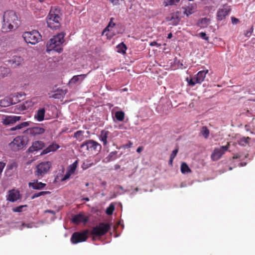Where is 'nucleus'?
<instances>
[{"label": "nucleus", "instance_id": "1", "mask_svg": "<svg viewBox=\"0 0 255 255\" xmlns=\"http://www.w3.org/2000/svg\"><path fill=\"white\" fill-rule=\"evenodd\" d=\"M20 24V20L13 10H7L4 12L1 30L7 32L14 28H16Z\"/></svg>", "mask_w": 255, "mask_h": 255}, {"label": "nucleus", "instance_id": "2", "mask_svg": "<svg viewBox=\"0 0 255 255\" xmlns=\"http://www.w3.org/2000/svg\"><path fill=\"white\" fill-rule=\"evenodd\" d=\"M60 8L58 6L52 7L46 17L47 26L52 30H56L61 26Z\"/></svg>", "mask_w": 255, "mask_h": 255}, {"label": "nucleus", "instance_id": "3", "mask_svg": "<svg viewBox=\"0 0 255 255\" xmlns=\"http://www.w3.org/2000/svg\"><path fill=\"white\" fill-rule=\"evenodd\" d=\"M65 33L61 32L53 36L47 43V51L50 52L53 50L58 53H61L63 51L62 45L65 41Z\"/></svg>", "mask_w": 255, "mask_h": 255}, {"label": "nucleus", "instance_id": "4", "mask_svg": "<svg viewBox=\"0 0 255 255\" xmlns=\"http://www.w3.org/2000/svg\"><path fill=\"white\" fill-rule=\"evenodd\" d=\"M22 37L27 43L32 45L36 44L41 40L40 34L36 30L24 32L22 34Z\"/></svg>", "mask_w": 255, "mask_h": 255}, {"label": "nucleus", "instance_id": "5", "mask_svg": "<svg viewBox=\"0 0 255 255\" xmlns=\"http://www.w3.org/2000/svg\"><path fill=\"white\" fill-rule=\"evenodd\" d=\"M208 73V70L200 71L194 77L190 79L187 78L186 81L189 85L193 87L196 84H201L204 80Z\"/></svg>", "mask_w": 255, "mask_h": 255}, {"label": "nucleus", "instance_id": "6", "mask_svg": "<svg viewBox=\"0 0 255 255\" xmlns=\"http://www.w3.org/2000/svg\"><path fill=\"white\" fill-rule=\"evenodd\" d=\"M26 142L23 136H18L9 144V147L13 151H18L23 148Z\"/></svg>", "mask_w": 255, "mask_h": 255}, {"label": "nucleus", "instance_id": "7", "mask_svg": "<svg viewBox=\"0 0 255 255\" xmlns=\"http://www.w3.org/2000/svg\"><path fill=\"white\" fill-rule=\"evenodd\" d=\"M110 228L108 223H101L99 225L94 227L91 231V234L97 237H100L106 234Z\"/></svg>", "mask_w": 255, "mask_h": 255}, {"label": "nucleus", "instance_id": "8", "mask_svg": "<svg viewBox=\"0 0 255 255\" xmlns=\"http://www.w3.org/2000/svg\"><path fill=\"white\" fill-rule=\"evenodd\" d=\"M88 231L85 230L83 232H76L74 233L71 237V242L73 244L85 242L88 238Z\"/></svg>", "mask_w": 255, "mask_h": 255}, {"label": "nucleus", "instance_id": "9", "mask_svg": "<svg viewBox=\"0 0 255 255\" xmlns=\"http://www.w3.org/2000/svg\"><path fill=\"white\" fill-rule=\"evenodd\" d=\"M51 167V163L50 161H44L40 163L36 166V175L43 176L46 174Z\"/></svg>", "mask_w": 255, "mask_h": 255}, {"label": "nucleus", "instance_id": "10", "mask_svg": "<svg viewBox=\"0 0 255 255\" xmlns=\"http://www.w3.org/2000/svg\"><path fill=\"white\" fill-rule=\"evenodd\" d=\"M229 146V145L228 144L226 145L221 146L219 148H215L211 155V159L213 161L219 160L225 152L228 150Z\"/></svg>", "mask_w": 255, "mask_h": 255}, {"label": "nucleus", "instance_id": "11", "mask_svg": "<svg viewBox=\"0 0 255 255\" xmlns=\"http://www.w3.org/2000/svg\"><path fill=\"white\" fill-rule=\"evenodd\" d=\"M81 148H86V149L89 150L90 149H94L100 150L102 146L100 144L93 140H88L83 142L81 145Z\"/></svg>", "mask_w": 255, "mask_h": 255}, {"label": "nucleus", "instance_id": "12", "mask_svg": "<svg viewBox=\"0 0 255 255\" xmlns=\"http://www.w3.org/2000/svg\"><path fill=\"white\" fill-rule=\"evenodd\" d=\"M71 221L74 224H79L80 223L85 224L88 221V218L85 215L83 212L73 216Z\"/></svg>", "mask_w": 255, "mask_h": 255}, {"label": "nucleus", "instance_id": "13", "mask_svg": "<svg viewBox=\"0 0 255 255\" xmlns=\"http://www.w3.org/2000/svg\"><path fill=\"white\" fill-rule=\"evenodd\" d=\"M45 130L43 128L36 126L27 128L24 132L33 136H36L43 134Z\"/></svg>", "mask_w": 255, "mask_h": 255}, {"label": "nucleus", "instance_id": "14", "mask_svg": "<svg viewBox=\"0 0 255 255\" xmlns=\"http://www.w3.org/2000/svg\"><path fill=\"white\" fill-rule=\"evenodd\" d=\"M230 8L227 5H224L221 8H220L217 13V19L222 20L230 12Z\"/></svg>", "mask_w": 255, "mask_h": 255}, {"label": "nucleus", "instance_id": "15", "mask_svg": "<svg viewBox=\"0 0 255 255\" xmlns=\"http://www.w3.org/2000/svg\"><path fill=\"white\" fill-rule=\"evenodd\" d=\"M20 198V195L17 190L12 189L8 191L7 200L11 202H14Z\"/></svg>", "mask_w": 255, "mask_h": 255}, {"label": "nucleus", "instance_id": "16", "mask_svg": "<svg viewBox=\"0 0 255 255\" xmlns=\"http://www.w3.org/2000/svg\"><path fill=\"white\" fill-rule=\"evenodd\" d=\"M44 146V143L42 141H35L29 147L28 150L29 152H33L42 149Z\"/></svg>", "mask_w": 255, "mask_h": 255}, {"label": "nucleus", "instance_id": "17", "mask_svg": "<svg viewBox=\"0 0 255 255\" xmlns=\"http://www.w3.org/2000/svg\"><path fill=\"white\" fill-rule=\"evenodd\" d=\"M23 59L20 56H13V57L8 61V63L13 68H16L21 65L23 62Z\"/></svg>", "mask_w": 255, "mask_h": 255}, {"label": "nucleus", "instance_id": "18", "mask_svg": "<svg viewBox=\"0 0 255 255\" xmlns=\"http://www.w3.org/2000/svg\"><path fill=\"white\" fill-rule=\"evenodd\" d=\"M21 117L16 116H6L3 121V124L5 125H8L11 124H14L17 121L20 120Z\"/></svg>", "mask_w": 255, "mask_h": 255}, {"label": "nucleus", "instance_id": "19", "mask_svg": "<svg viewBox=\"0 0 255 255\" xmlns=\"http://www.w3.org/2000/svg\"><path fill=\"white\" fill-rule=\"evenodd\" d=\"M29 187L32 188L35 190H40L45 187L46 184L42 183L41 182H38V180L34 181L33 182H29L28 183Z\"/></svg>", "mask_w": 255, "mask_h": 255}, {"label": "nucleus", "instance_id": "20", "mask_svg": "<svg viewBox=\"0 0 255 255\" xmlns=\"http://www.w3.org/2000/svg\"><path fill=\"white\" fill-rule=\"evenodd\" d=\"M60 147L59 145L55 143H52L47 147L43 150L42 154H46L50 152H53L57 150Z\"/></svg>", "mask_w": 255, "mask_h": 255}, {"label": "nucleus", "instance_id": "21", "mask_svg": "<svg viewBox=\"0 0 255 255\" xmlns=\"http://www.w3.org/2000/svg\"><path fill=\"white\" fill-rule=\"evenodd\" d=\"M87 76V74H81L74 76L69 81V84H75L78 82L82 81Z\"/></svg>", "mask_w": 255, "mask_h": 255}, {"label": "nucleus", "instance_id": "22", "mask_svg": "<svg viewBox=\"0 0 255 255\" xmlns=\"http://www.w3.org/2000/svg\"><path fill=\"white\" fill-rule=\"evenodd\" d=\"M45 110L44 108H40L38 110L34 115V118L39 122H41L44 120Z\"/></svg>", "mask_w": 255, "mask_h": 255}, {"label": "nucleus", "instance_id": "23", "mask_svg": "<svg viewBox=\"0 0 255 255\" xmlns=\"http://www.w3.org/2000/svg\"><path fill=\"white\" fill-rule=\"evenodd\" d=\"M109 133L110 132L109 131L105 130H103L101 132L100 139L103 142L104 145H106L108 143L107 138Z\"/></svg>", "mask_w": 255, "mask_h": 255}, {"label": "nucleus", "instance_id": "24", "mask_svg": "<svg viewBox=\"0 0 255 255\" xmlns=\"http://www.w3.org/2000/svg\"><path fill=\"white\" fill-rule=\"evenodd\" d=\"M210 23V19L207 17L202 18L197 23V25L201 28L206 27Z\"/></svg>", "mask_w": 255, "mask_h": 255}, {"label": "nucleus", "instance_id": "25", "mask_svg": "<svg viewBox=\"0 0 255 255\" xmlns=\"http://www.w3.org/2000/svg\"><path fill=\"white\" fill-rule=\"evenodd\" d=\"M117 52L124 54L126 52L127 47L124 42H121L116 46Z\"/></svg>", "mask_w": 255, "mask_h": 255}, {"label": "nucleus", "instance_id": "26", "mask_svg": "<svg viewBox=\"0 0 255 255\" xmlns=\"http://www.w3.org/2000/svg\"><path fill=\"white\" fill-rule=\"evenodd\" d=\"M118 151H114L111 152L109 155L105 158V160L106 162H111L117 159L118 157L117 155Z\"/></svg>", "mask_w": 255, "mask_h": 255}, {"label": "nucleus", "instance_id": "27", "mask_svg": "<svg viewBox=\"0 0 255 255\" xmlns=\"http://www.w3.org/2000/svg\"><path fill=\"white\" fill-rule=\"evenodd\" d=\"M125 114L122 111H118L115 113V118L119 122H122L124 120Z\"/></svg>", "mask_w": 255, "mask_h": 255}, {"label": "nucleus", "instance_id": "28", "mask_svg": "<svg viewBox=\"0 0 255 255\" xmlns=\"http://www.w3.org/2000/svg\"><path fill=\"white\" fill-rule=\"evenodd\" d=\"M29 125V122H22L19 124H18L17 125L11 128H10L11 131H14L18 129H21L23 128L26 127Z\"/></svg>", "mask_w": 255, "mask_h": 255}, {"label": "nucleus", "instance_id": "29", "mask_svg": "<svg viewBox=\"0 0 255 255\" xmlns=\"http://www.w3.org/2000/svg\"><path fill=\"white\" fill-rule=\"evenodd\" d=\"M65 93L63 90H58L56 93H54L51 97L55 99H61L63 98Z\"/></svg>", "mask_w": 255, "mask_h": 255}, {"label": "nucleus", "instance_id": "30", "mask_svg": "<svg viewBox=\"0 0 255 255\" xmlns=\"http://www.w3.org/2000/svg\"><path fill=\"white\" fill-rule=\"evenodd\" d=\"M84 133L83 130H78L74 133L73 137L80 141H82L84 139Z\"/></svg>", "mask_w": 255, "mask_h": 255}, {"label": "nucleus", "instance_id": "31", "mask_svg": "<svg viewBox=\"0 0 255 255\" xmlns=\"http://www.w3.org/2000/svg\"><path fill=\"white\" fill-rule=\"evenodd\" d=\"M167 20L170 21L172 25H177L179 24L180 19L177 15H173L170 18H168Z\"/></svg>", "mask_w": 255, "mask_h": 255}, {"label": "nucleus", "instance_id": "32", "mask_svg": "<svg viewBox=\"0 0 255 255\" xmlns=\"http://www.w3.org/2000/svg\"><path fill=\"white\" fill-rule=\"evenodd\" d=\"M9 68L4 67H0V77H4L7 76L9 73Z\"/></svg>", "mask_w": 255, "mask_h": 255}, {"label": "nucleus", "instance_id": "33", "mask_svg": "<svg viewBox=\"0 0 255 255\" xmlns=\"http://www.w3.org/2000/svg\"><path fill=\"white\" fill-rule=\"evenodd\" d=\"M181 171L183 174H187L190 172L191 170L187 163L183 162L181 165Z\"/></svg>", "mask_w": 255, "mask_h": 255}, {"label": "nucleus", "instance_id": "34", "mask_svg": "<svg viewBox=\"0 0 255 255\" xmlns=\"http://www.w3.org/2000/svg\"><path fill=\"white\" fill-rule=\"evenodd\" d=\"M200 133L205 138H207L209 137L210 131L206 127L203 126L201 128Z\"/></svg>", "mask_w": 255, "mask_h": 255}, {"label": "nucleus", "instance_id": "35", "mask_svg": "<svg viewBox=\"0 0 255 255\" xmlns=\"http://www.w3.org/2000/svg\"><path fill=\"white\" fill-rule=\"evenodd\" d=\"M78 165V161L76 160L72 164H71L67 169V171H69L72 174L74 173Z\"/></svg>", "mask_w": 255, "mask_h": 255}, {"label": "nucleus", "instance_id": "36", "mask_svg": "<svg viewBox=\"0 0 255 255\" xmlns=\"http://www.w3.org/2000/svg\"><path fill=\"white\" fill-rule=\"evenodd\" d=\"M249 139H250V138L248 137H243L240 138L238 141V144L241 146H246L248 143Z\"/></svg>", "mask_w": 255, "mask_h": 255}, {"label": "nucleus", "instance_id": "37", "mask_svg": "<svg viewBox=\"0 0 255 255\" xmlns=\"http://www.w3.org/2000/svg\"><path fill=\"white\" fill-rule=\"evenodd\" d=\"M49 193H50V192L49 191H40L39 192L33 194L32 196L31 197V199H34L39 196H43Z\"/></svg>", "mask_w": 255, "mask_h": 255}, {"label": "nucleus", "instance_id": "38", "mask_svg": "<svg viewBox=\"0 0 255 255\" xmlns=\"http://www.w3.org/2000/svg\"><path fill=\"white\" fill-rule=\"evenodd\" d=\"M115 209V206L113 204L111 203L110 206L107 208L106 213L108 215H111Z\"/></svg>", "mask_w": 255, "mask_h": 255}, {"label": "nucleus", "instance_id": "39", "mask_svg": "<svg viewBox=\"0 0 255 255\" xmlns=\"http://www.w3.org/2000/svg\"><path fill=\"white\" fill-rule=\"evenodd\" d=\"M26 207H27L26 205H20V206H17V207L12 208V210L14 212L20 213L22 211L23 208Z\"/></svg>", "mask_w": 255, "mask_h": 255}, {"label": "nucleus", "instance_id": "40", "mask_svg": "<svg viewBox=\"0 0 255 255\" xmlns=\"http://www.w3.org/2000/svg\"><path fill=\"white\" fill-rule=\"evenodd\" d=\"M193 9L192 6H187L185 8L184 13L188 16L189 15L192 14L193 13Z\"/></svg>", "mask_w": 255, "mask_h": 255}, {"label": "nucleus", "instance_id": "41", "mask_svg": "<svg viewBox=\"0 0 255 255\" xmlns=\"http://www.w3.org/2000/svg\"><path fill=\"white\" fill-rule=\"evenodd\" d=\"M93 164V163L90 161L85 162L82 164V168H83V169L86 170L88 168L90 167L91 166H92Z\"/></svg>", "mask_w": 255, "mask_h": 255}, {"label": "nucleus", "instance_id": "42", "mask_svg": "<svg viewBox=\"0 0 255 255\" xmlns=\"http://www.w3.org/2000/svg\"><path fill=\"white\" fill-rule=\"evenodd\" d=\"M199 36L200 38H201L202 39H204L206 41H208L209 38L208 36H207L205 32H201L199 33Z\"/></svg>", "mask_w": 255, "mask_h": 255}, {"label": "nucleus", "instance_id": "43", "mask_svg": "<svg viewBox=\"0 0 255 255\" xmlns=\"http://www.w3.org/2000/svg\"><path fill=\"white\" fill-rule=\"evenodd\" d=\"M71 175H72V174L70 173L69 171H68L67 170L65 174L64 175V176L62 178L61 180L65 181V180H67L68 179H69L70 178V177L71 176Z\"/></svg>", "mask_w": 255, "mask_h": 255}, {"label": "nucleus", "instance_id": "44", "mask_svg": "<svg viewBox=\"0 0 255 255\" xmlns=\"http://www.w3.org/2000/svg\"><path fill=\"white\" fill-rule=\"evenodd\" d=\"M112 19H111L110 21L109 22V23L108 24V25L105 28V31H106V30L109 31L110 30L109 28L110 27L112 28L115 25V23L112 21Z\"/></svg>", "mask_w": 255, "mask_h": 255}, {"label": "nucleus", "instance_id": "45", "mask_svg": "<svg viewBox=\"0 0 255 255\" xmlns=\"http://www.w3.org/2000/svg\"><path fill=\"white\" fill-rule=\"evenodd\" d=\"M178 152V148L176 147L174 150H173L172 151V153L170 154V157L171 158H174L176 157Z\"/></svg>", "mask_w": 255, "mask_h": 255}, {"label": "nucleus", "instance_id": "46", "mask_svg": "<svg viewBox=\"0 0 255 255\" xmlns=\"http://www.w3.org/2000/svg\"><path fill=\"white\" fill-rule=\"evenodd\" d=\"M164 2L165 3V5L167 6L169 5H171L174 4L176 2L175 0H166Z\"/></svg>", "mask_w": 255, "mask_h": 255}, {"label": "nucleus", "instance_id": "47", "mask_svg": "<svg viewBox=\"0 0 255 255\" xmlns=\"http://www.w3.org/2000/svg\"><path fill=\"white\" fill-rule=\"evenodd\" d=\"M7 168L9 170H12L13 168H17V164L15 162H13L7 166Z\"/></svg>", "mask_w": 255, "mask_h": 255}, {"label": "nucleus", "instance_id": "48", "mask_svg": "<svg viewBox=\"0 0 255 255\" xmlns=\"http://www.w3.org/2000/svg\"><path fill=\"white\" fill-rule=\"evenodd\" d=\"M113 5H118L124 0H109Z\"/></svg>", "mask_w": 255, "mask_h": 255}, {"label": "nucleus", "instance_id": "49", "mask_svg": "<svg viewBox=\"0 0 255 255\" xmlns=\"http://www.w3.org/2000/svg\"><path fill=\"white\" fill-rule=\"evenodd\" d=\"M254 30L253 26H252L250 30L247 31L246 33L245 34V36L246 37H250L253 32Z\"/></svg>", "mask_w": 255, "mask_h": 255}, {"label": "nucleus", "instance_id": "50", "mask_svg": "<svg viewBox=\"0 0 255 255\" xmlns=\"http://www.w3.org/2000/svg\"><path fill=\"white\" fill-rule=\"evenodd\" d=\"M5 165V164L4 163L0 162V175L1 174Z\"/></svg>", "mask_w": 255, "mask_h": 255}, {"label": "nucleus", "instance_id": "51", "mask_svg": "<svg viewBox=\"0 0 255 255\" xmlns=\"http://www.w3.org/2000/svg\"><path fill=\"white\" fill-rule=\"evenodd\" d=\"M239 22V20L235 17H232V22L233 24H237Z\"/></svg>", "mask_w": 255, "mask_h": 255}, {"label": "nucleus", "instance_id": "52", "mask_svg": "<svg viewBox=\"0 0 255 255\" xmlns=\"http://www.w3.org/2000/svg\"><path fill=\"white\" fill-rule=\"evenodd\" d=\"M233 159H240V160L242 159V155H241L239 154H234L233 156Z\"/></svg>", "mask_w": 255, "mask_h": 255}, {"label": "nucleus", "instance_id": "53", "mask_svg": "<svg viewBox=\"0 0 255 255\" xmlns=\"http://www.w3.org/2000/svg\"><path fill=\"white\" fill-rule=\"evenodd\" d=\"M45 213H49L53 215H55L56 214L55 211L50 210H47L45 211Z\"/></svg>", "mask_w": 255, "mask_h": 255}, {"label": "nucleus", "instance_id": "54", "mask_svg": "<svg viewBox=\"0 0 255 255\" xmlns=\"http://www.w3.org/2000/svg\"><path fill=\"white\" fill-rule=\"evenodd\" d=\"M143 150V147L142 146L138 147L136 149V152L138 153H140Z\"/></svg>", "mask_w": 255, "mask_h": 255}, {"label": "nucleus", "instance_id": "55", "mask_svg": "<svg viewBox=\"0 0 255 255\" xmlns=\"http://www.w3.org/2000/svg\"><path fill=\"white\" fill-rule=\"evenodd\" d=\"M174 158H171L170 157V159L169 161V165L172 166L173 163V161Z\"/></svg>", "mask_w": 255, "mask_h": 255}, {"label": "nucleus", "instance_id": "56", "mask_svg": "<svg viewBox=\"0 0 255 255\" xmlns=\"http://www.w3.org/2000/svg\"><path fill=\"white\" fill-rule=\"evenodd\" d=\"M246 164H247L246 162H241L239 164V166L242 167V166H244L246 165Z\"/></svg>", "mask_w": 255, "mask_h": 255}, {"label": "nucleus", "instance_id": "57", "mask_svg": "<svg viewBox=\"0 0 255 255\" xmlns=\"http://www.w3.org/2000/svg\"><path fill=\"white\" fill-rule=\"evenodd\" d=\"M114 167L115 170H118L120 168L121 166L119 164H115Z\"/></svg>", "mask_w": 255, "mask_h": 255}, {"label": "nucleus", "instance_id": "58", "mask_svg": "<svg viewBox=\"0 0 255 255\" xmlns=\"http://www.w3.org/2000/svg\"><path fill=\"white\" fill-rule=\"evenodd\" d=\"M157 42H155V41H153V42H151V43H150V45H151V46H154V45H157Z\"/></svg>", "mask_w": 255, "mask_h": 255}, {"label": "nucleus", "instance_id": "59", "mask_svg": "<svg viewBox=\"0 0 255 255\" xmlns=\"http://www.w3.org/2000/svg\"><path fill=\"white\" fill-rule=\"evenodd\" d=\"M172 34L171 33H169L168 34L167 38H169V39H170V38H172Z\"/></svg>", "mask_w": 255, "mask_h": 255}, {"label": "nucleus", "instance_id": "60", "mask_svg": "<svg viewBox=\"0 0 255 255\" xmlns=\"http://www.w3.org/2000/svg\"><path fill=\"white\" fill-rule=\"evenodd\" d=\"M26 109H27L26 106L25 105H23L22 107V110H26Z\"/></svg>", "mask_w": 255, "mask_h": 255}, {"label": "nucleus", "instance_id": "61", "mask_svg": "<svg viewBox=\"0 0 255 255\" xmlns=\"http://www.w3.org/2000/svg\"><path fill=\"white\" fill-rule=\"evenodd\" d=\"M107 183L106 181H103L102 183H101V185H103V186H105L106 185Z\"/></svg>", "mask_w": 255, "mask_h": 255}, {"label": "nucleus", "instance_id": "62", "mask_svg": "<svg viewBox=\"0 0 255 255\" xmlns=\"http://www.w3.org/2000/svg\"><path fill=\"white\" fill-rule=\"evenodd\" d=\"M118 188L120 189L122 191H124V188L122 186H119Z\"/></svg>", "mask_w": 255, "mask_h": 255}, {"label": "nucleus", "instance_id": "63", "mask_svg": "<svg viewBox=\"0 0 255 255\" xmlns=\"http://www.w3.org/2000/svg\"><path fill=\"white\" fill-rule=\"evenodd\" d=\"M83 200L86 201H89V199L88 198H87V197L83 198Z\"/></svg>", "mask_w": 255, "mask_h": 255}, {"label": "nucleus", "instance_id": "64", "mask_svg": "<svg viewBox=\"0 0 255 255\" xmlns=\"http://www.w3.org/2000/svg\"><path fill=\"white\" fill-rule=\"evenodd\" d=\"M45 0H38V1L40 3H43L45 1Z\"/></svg>", "mask_w": 255, "mask_h": 255}]
</instances>
